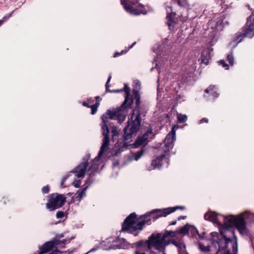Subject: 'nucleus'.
Masks as SVG:
<instances>
[{"instance_id": "obj_34", "label": "nucleus", "mask_w": 254, "mask_h": 254, "mask_svg": "<svg viewBox=\"0 0 254 254\" xmlns=\"http://www.w3.org/2000/svg\"><path fill=\"white\" fill-rule=\"evenodd\" d=\"M206 122V120L205 118L202 119L199 121V124H201L202 123Z\"/></svg>"}, {"instance_id": "obj_24", "label": "nucleus", "mask_w": 254, "mask_h": 254, "mask_svg": "<svg viewBox=\"0 0 254 254\" xmlns=\"http://www.w3.org/2000/svg\"><path fill=\"white\" fill-rule=\"evenodd\" d=\"M177 3L180 6H185L188 5L187 0H177Z\"/></svg>"}, {"instance_id": "obj_8", "label": "nucleus", "mask_w": 254, "mask_h": 254, "mask_svg": "<svg viewBox=\"0 0 254 254\" xmlns=\"http://www.w3.org/2000/svg\"><path fill=\"white\" fill-rule=\"evenodd\" d=\"M65 200L66 197L64 195L53 193L49 195L48 201L46 206L50 211H54L61 207Z\"/></svg>"}, {"instance_id": "obj_18", "label": "nucleus", "mask_w": 254, "mask_h": 254, "mask_svg": "<svg viewBox=\"0 0 254 254\" xmlns=\"http://www.w3.org/2000/svg\"><path fill=\"white\" fill-rule=\"evenodd\" d=\"M87 187H84L82 190H79L76 192V197L79 199H81V198L85 195V191L86 190Z\"/></svg>"}, {"instance_id": "obj_20", "label": "nucleus", "mask_w": 254, "mask_h": 254, "mask_svg": "<svg viewBox=\"0 0 254 254\" xmlns=\"http://www.w3.org/2000/svg\"><path fill=\"white\" fill-rule=\"evenodd\" d=\"M144 151V149H143V148H142L139 151H137L136 153H133L132 155V157H133L134 159L135 160H137L143 155Z\"/></svg>"}, {"instance_id": "obj_27", "label": "nucleus", "mask_w": 254, "mask_h": 254, "mask_svg": "<svg viewBox=\"0 0 254 254\" xmlns=\"http://www.w3.org/2000/svg\"><path fill=\"white\" fill-rule=\"evenodd\" d=\"M127 52V50H122L121 52H116L114 53V57L116 58L122 55L125 54Z\"/></svg>"}, {"instance_id": "obj_15", "label": "nucleus", "mask_w": 254, "mask_h": 254, "mask_svg": "<svg viewBox=\"0 0 254 254\" xmlns=\"http://www.w3.org/2000/svg\"><path fill=\"white\" fill-rule=\"evenodd\" d=\"M166 10L167 11V24L169 27H170L174 23H175V18L176 16V13L172 11V8L171 6H167L166 7Z\"/></svg>"}, {"instance_id": "obj_14", "label": "nucleus", "mask_w": 254, "mask_h": 254, "mask_svg": "<svg viewBox=\"0 0 254 254\" xmlns=\"http://www.w3.org/2000/svg\"><path fill=\"white\" fill-rule=\"evenodd\" d=\"M166 154L167 153L163 152V153H161V154L158 156L155 159L152 160L151 164V167L150 170L155 169L156 167H161L162 165V161Z\"/></svg>"}, {"instance_id": "obj_21", "label": "nucleus", "mask_w": 254, "mask_h": 254, "mask_svg": "<svg viewBox=\"0 0 254 254\" xmlns=\"http://www.w3.org/2000/svg\"><path fill=\"white\" fill-rule=\"evenodd\" d=\"M189 226L188 225H186L183 227H181L179 230H178V232L179 234H185L188 232Z\"/></svg>"}, {"instance_id": "obj_25", "label": "nucleus", "mask_w": 254, "mask_h": 254, "mask_svg": "<svg viewBox=\"0 0 254 254\" xmlns=\"http://www.w3.org/2000/svg\"><path fill=\"white\" fill-rule=\"evenodd\" d=\"M13 11H12L11 13H10L9 14H8V15L7 16H5L4 17H3L2 19L0 20V26L4 22H5V21H6L7 19H8L9 17H11L12 13H13Z\"/></svg>"}, {"instance_id": "obj_5", "label": "nucleus", "mask_w": 254, "mask_h": 254, "mask_svg": "<svg viewBox=\"0 0 254 254\" xmlns=\"http://www.w3.org/2000/svg\"><path fill=\"white\" fill-rule=\"evenodd\" d=\"M135 99L136 104L135 110L132 111V113L130 117L131 121L128 122V125L124 129L125 139H129L133 134H135L139 130L140 126L141 118L138 112L140 101V97L137 94H135Z\"/></svg>"}, {"instance_id": "obj_22", "label": "nucleus", "mask_w": 254, "mask_h": 254, "mask_svg": "<svg viewBox=\"0 0 254 254\" xmlns=\"http://www.w3.org/2000/svg\"><path fill=\"white\" fill-rule=\"evenodd\" d=\"M206 53L205 51H203L201 53V57H200L199 61H200L201 63L206 64Z\"/></svg>"}, {"instance_id": "obj_30", "label": "nucleus", "mask_w": 254, "mask_h": 254, "mask_svg": "<svg viewBox=\"0 0 254 254\" xmlns=\"http://www.w3.org/2000/svg\"><path fill=\"white\" fill-rule=\"evenodd\" d=\"M93 100L92 101V102H91V100L90 99L89 100L87 101V102H83L82 103V105L84 106H86V107H90V104H91V102H93Z\"/></svg>"}, {"instance_id": "obj_12", "label": "nucleus", "mask_w": 254, "mask_h": 254, "mask_svg": "<svg viewBox=\"0 0 254 254\" xmlns=\"http://www.w3.org/2000/svg\"><path fill=\"white\" fill-rule=\"evenodd\" d=\"M88 166V163L87 161L83 162L75 167L72 172L75 174V176L78 178H83L87 170Z\"/></svg>"}, {"instance_id": "obj_19", "label": "nucleus", "mask_w": 254, "mask_h": 254, "mask_svg": "<svg viewBox=\"0 0 254 254\" xmlns=\"http://www.w3.org/2000/svg\"><path fill=\"white\" fill-rule=\"evenodd\" d=\"M178 121L180 123H183L186 122L187 120V116L185 115L181 114H177Z\"/></svg>"}, {"instance_id": "obj_26", "label": "nucleus", "mask_w": 254, "mask_h": 254, "mask_svg": "<svg viewBox=\"0 0 254 254\" xmlns=\"http://www.w3.org/2000/svg\"><path fill=\"white\" fill-rule=\"evenodd\" d=\"M227 61L229 62L230 65H233L234 64V58L231 54L227 56Z\"/></svg>"}, {"instance_id": "obj_16", "label": "nucleus", "mask_w": 254, "mask_h": 254, "mask_svg": "<svg viewBox=\"0 0 254 254\" xmlns=\"http://www.w3.org/2000/svg\"><path fill=\"white\" fill-rule=\"evenodd\" d=\"M207 94H209V97L212 96V98H216L218 96V93L216 91V87L214 86H209L207 91Z\"/></svg>"}, {"instance_id": "obj_7", "label": "nucleus", "mask_w": 254, "mask_h": 254, "mask_svg": "<svg viewBox=\"0 0 254 254\" xmlns=\"http://www.w3.org/2000/svg\"><path fill=\"white\" fill-rule=\"evenodd\" d=\"M122 4L126 10L131 14L138 15L146 13L144 6L137 0H123Z\"/></svg>"}, {"instance_id": "obj_29", "label": "nucleus", "mask_w": 254, "mask_h": 254, "mask_svg": "<svg viewBox=\"0 0 254 254\" xmlns=\"http://www.w3.org/2000/svg\"><path fill=\"white\" fill-rule=\"evenodd\" d=\"M72 184L73 185L76 187V188H79L80 186V184H81V181L80 180H75L73 183H72Z\"/></svg>"}, {"instance_id": "obj_33", "label": "nucleus", "mask_w": 254, "mask_h": 254, "mask_svg": "<svg viewBox=\"0 0 254 254\" xmlns=\"http://www.w3.org/2000/svg\"><path fill=\"white\" fill-rule=\"evenodd\" d=\"M198 247L199 249L202 252H205L206 251V247L203 246L201 244L198 243Z\"/></svg>"}, {"instance_id": "obj_36", "label": "nucleus", "mask_w": 254, "mask_h": 254, "mask_svg": "<svg viewBox=\"0 0 254 254\" xmlns=\"http://www.w3.org/2000/svg\"><path fill=\"white\" fill-rule=\"evenodd\" d=\"M110 79H111V77H109L108 79V81L106 83V87H107V84H108V83L110 82Z\"/></svg>"}, {"instance_id": "obj_13", "label": "nucleus", "mask_w": 254, "mask_h": 254, "mask_svg": "<svg viewBox=\"0 0 254 254\" xmlns=\"http://www.w3.org/2000/svg\"><path fill=\"white\" fill-rule=\"evenodd\" d=\"M175 138V134L174 132L172 131L168 134L164 140V144L166 148L164 151V152L167 154L169 149L173 147Z\"/></svg>"}, {"instance_id": "obj_6", "label": "nucleus", "mask_w": 254, "mask_h": 254, "mask_svg": "<svg viewBox=\"0 0 254 254\" xmlns=\"http://www.w3.org/2000/svg\"><path fill=\"white\" fill-rule=\"evenodd\" d=\"M224 18L222 15L220 14H215L212 18L209 20L208 27L207 29L212 30L210 31L209 37L211 39L209 41L210 45L212 46L217 40V33L219 30L222 29L223 27Z\"/></svg>"}, {"instance_id": "obj_17", "label": "nucleus", "mask_w": 254, "mask_h": 254, "mask_svg": "<svg viewBox=\"0 0 254 254\" xmlns=\"http://www.w3.org/2000/svg\"><path fill=\"white\" fill-rule=\"evenodd\" d=\"M96 103L94 104L90 105V108L91 109V114L92 115H94L96 112L97 108L100 105V101H101V99L100 97L97 96L96 97Z\"/></svg>"}, {"instance_id": "obj_31", "label": "nucleus", "mask_w": 254, "mask_h": 254, "mask_svg": "<svg viewBox=\"0 0 254 254\" xmlns=\"http://www.w3.org/2000/svg\"><path fill=\"white\" fill-rule=\"evenodd\" d=\"M219 64L222 65L223 67H225L226 69H228V65L226 64L224 60H221L219 62Z\"/></svg>"}, {"instance_id": "obj_10", "label": "nucleus", "mask_w": 254, "mask_h": 254, "mask_svg": "<svg viewBox=\"0 0 254 254\" xmlns=\"http://www.w3.org/2000/svg\"><path fill=\"white\" fill-rule=\"evenodd\" d=\"M62 243L63 244L69 243L68 240H64L63 241H60L58 240H55L54 241L46 242L40 248V254L46 253L49 251L52 250L55 246L60 245Z\"/></svg>"}, {"instance_id": "obj_9", "label": "nucleus", "mask_w": 254, "mask_h": 254, "mask_svg": "<svg viewBox=\"0 0 254 254\" xmlns=\"http://www.w3.org/2000/svg\"><path fill=\"white\" fill-rule=\"evenodd\" d=\"M243 34L236 36L234 42L238 44L241 42L244 37L252 38L254 36V14L253 13L248 18Z\"/></svg>"}, {"instance_id": "obj_4", "label": "nucleus", "mask_w": 254, "mask_h": 254, "mask_svg": "<svg viewBox=\"0 0 254 254\" xmlns=\"http://www.w3.org/2000/svg\"><path fill=\"white\" fill-rule=\"evenodd\" d=\"M179 208L184 209V207L180 206L176 207L174 208L154 210L151 212L140 216L139 218L137 217L135 213H132L125 220L123 225V229L129 232L134 236H136L138 234V231L141 230L145 224H150L151 220L150 218H148V217L153 213H157L156 218L166 217L167 215L174 212L176 209Z\"/></svg>"}, {"instance_id": "obj_35", "label": "nucleus", "mask_w": 254, "mask_h": 254, "mask_svg": "<svg viewBox=\"0 0 254 254\" xmlns=\"http://www.w3.org/2000/svg\"><path fill=\"white\" fill-rule=\"evenodd\" d=\"M58 253H59L58 251H54L51 253H50L49 254H58Z\"/></svg>"}, {"instance_id": "obj_32", "label": "nucleus", "mask_w": 254, "mask_h": 254, "mask_svg": "<svg viewBox=\"0 0 254 254\" xmlns=\"http://www.w3.org/2000/svg\"><path fill=\"white\" fill-rule=\"evenodd\" d=\"M49 191V188L48 186H44L42 188V192L44 193H47Z\"/></svg>"}, {"instance_id": "obj_28", "label": "nucleus", "mask_w": 254, "mask_h": 254, "mask_svg": "<svg viewBox=\"0 0 254 254\" xmlns=\"http://www.w3.org/2000/svg\"><path fill=\"white\" fill-rule=\"evenodd\" d=\"M64 215V212L62 211H58L56 214V217L58 219L63 218Z\"/></svg>"}, {"instance_id": "obj_38", "label": "nucleus", "mask_w": 254, "mask_h": 254, "mask_svg": "<svg viewBox=\"0 0 254 254\" xmlns=\"http://www.w3.org/2000/svg\"><path fill=\"white\" fill-rule=\"evenodd\" d=\"M175 223H176V222H173V223H172V224H175Z\"/></svg>"}, {"instance_id": "obj_2", "label": "nucleus", "mask_w": 254, "mask_h": 254, "mask_svg": "<svg viewBox=\"0 0 254 254\" xmlns=\"http://www.w3.org/2000/svg\"><path fill=\"white\" fill-rule=\"evenodd\" d=\"M124 91L126 93L125 100L123 104L119 108L108 110L106 113L102 116V129H103V139L102 145L100 148L98 156H97L92 161L91 165L89 167L88 171L94 172L96 171L99 168V162L101 156L106 153L109 147V138L108 137L109 129L107 125L109 119L117 120L119 123H123L128 114V109L130 108L132 104L133 100L129 98L130 88L125 84L123 89L121 91Z\"/></svg>"}, {"instance_id": "obj_1", "label": "nucleus", "mask_w": 254, "mask_h": 254, "mask_svg": "<svg viewBox=\"0 0 254 254\" xmlns=\"http://www.w3.org/2000/svg\"><path fill=\"white\" fill-rule=\"evenodd\" d=\"M253 216V214L248 211L237 216H227L207 211V220L216 224L220 232V234L211 233V244L207 246V254H237V238L232 228L235 227L241 235H247L248 229L246 221Z\"/></svg>"}, {"instance_id": "obj_23", "label": "nucleus", "mask_w": 254, "mask_h": 254, "mask_svg": "<svg viewBox=\"0 0 254 254\" xmlns=\"http://www.w3.org/2000/svg\"><path fill=\"white\" fill-rule=\"evenodd\" d=\"M111 133H112V139L114 140L115 137L118 135V131L116 127H113L112 128Z\"/></svg>"}, {"instance_id": "obj_11", "label": "nucleus", "mask_w": 254, "mask_h": 254, "mask_svg": "<svg viewBox=\"0 0 254 254\" xmlns=\"http://www.w3.org/2000/svg\"><path fill=\"white\" fill-rule=\"evenodd\" d=\"M152 130L148 129L142 136L137 137L134 144V147H137L140 145H145L152 138Z\"/></svg>"}, {"instance_id": "obj_37", "label": "nucleus", "mask_w": 254, "mask_h": 254, "mask_svg": "<svg viewBox=\"0 0 254 254\" xmlns=\"http://www.w3.org/2000/svg\"><path fill=\"white\" fill-rule=\"evenodd\" d=\"M204 218L205 220H206V213H205L204 214Z\"/></svg>"}, {"instance_id": "obj_3", "label": "nucleus", "mask_w": 254, "mask_h": 254, "mask_svg": "<svg viewBox=\"0 0 254 254\" xmlns=\"http://www.w3.org/2000/svg\"><path fill=\"white\" fill-rule=\"evenodd\" d=\"M179 234L176 231H167L166 233H153L148 237L147 240L141 241L136 244L135 254H157L152 251V248L159 253L165 254L166 247L172 242L171 238L177 237ZM173 244H177L172 242Z\"/></svg>"}, {"instance_id": "obj_39", "label": "nucleus", "mask_w": 254, "mask_h": 254, "mask_svg": "<svg viewBox=\"0 0 254 254\" xmlns=\"http://www.w3.org/2000/svg\"><path fill=\"white\" fill-rule=\"evenodd\" d=\"M209 50H210V49H208V50L207 49V52H208V51H209Z\"/></svg>"}]
</instances>
